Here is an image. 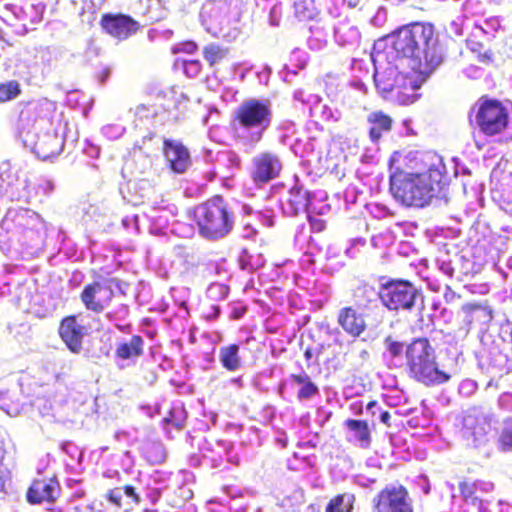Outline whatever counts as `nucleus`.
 Wrapping results in <instances>:
<instances>
[{
  "mask_svg": "<svg viewBox=\"0 0 512 512\" xmlns=\"http://www.w3.org/2000/svg\"><path fill=\"white\" fill-rule=\"evenodd\" d=\"M377 405V401L376 400H371L368 402V404L366 405V409L368 411L372 410V408H374L375 406Z\"/></svg>",
  "mask_w": 512,
  "mask_h": 512,
  "instance_id": "41",
  "label": "nucleus"
},
{
  "mask_svg": "<svg viewBox=\"0 0 512 512\" xmlns=\"http://www.w3.org/2000/svg\"><path fill=\"white\" fill-rule=\"evenodd\" d=\"M370 125L368 135L373 143H378L382 136L392 130L393 119L381 110L373 111L367 116Z\"/></svg>",
  "mask_w": 512,
  "mask_h": 512,
  "instance_id": "21",
  "label": "nucleus"
},
{
  "mask_svg": "<svg viewBox=\"0 0 512 512\" xmlns=\"http://www.w3.org/2000/svg\"><path fill=\"white\" fill-rule=\"evenodd\" d=\"M142 512H156V510L144 509Z\"/></svg>",
  "mask_w": 512,
  "mask_h": 512,
  "instance_id": "47",
  "label": "nucleus"
},
{
  "mask_svg": "<svg viewBox=\"0 0 512 512\" xmlns=\"http://www.w3.org/2000/svg\"><path fill=\"white\" fill-rule=\"evenodd\" d=\"M305 503V495L302 490L292 491L285 495L280 501L279 506L283 512H300L301 507Z\"/></svg>",
  "mask_w": 512,
  "mask_h": 512,
  "instance_id": "30",
  "label": "nucleus"
},
{
  "mask_svg": "<svg viewBox=\"0 0 512 512\" xmlns=\"http://www.w3.org/2000/svg\"><path fill=\"white\" fill-rule=\"evenodd\" d=\"M186 418V413L183 410L173 409L169 412L168 416L163 419V422L169 428L182 431L186 425Z\"/></svg>",
  "mask_w": 512,
  "mask_h": 512,
  "instance_id": "33",
  "label": "nucleus"
},
{
  "mask_svg": "<svg viewBox=\"0 0 512 512\" xmlns=\"http://www.w3.org/2000/svg\"><path fill=\"white\" fill-rule=\"evenodd\" d=\"M108 75H109V71H108V70H105V71L103 72V75H102L101 80H102V81H104V80L108 77Z\"/></svg>",
  "mask_w": 512,
  "mask_h": 512,
  "instance_id": "43",
  "label": "nucleus"
},
{
  "mask_svg": "<svg viewBox=\"0 0 512 512\" xmlns=\"http://www.w3.org/2000/svg\"><path fill=\"white\" fill-rule=\"evenodd\" d=\"M461 311L466 315V317H468L470 320L473 319V314L475 312H480L482 313L483 317L486 319V320H491L493 315H492V310L491 308L489 307L488 303L487 302H484V303H480V302H471V303H466V304H463L461 306Z\"/></svg>",
  "mask_w": 512,
  "mask_h": 512,
  "instance_id": "32",
  "label": "nucleus"
},
{
  "mask_svg": "<svg viewBox=\"0 0 512 512\" xmlns=\"http://www.w3.org/2000/svg\"><path fill=\"white\" fill-rule=\"evenodd\" d=\"M144 339L140 335H133L129 340L116 344L114 357L121 361H134L144 355Z\"/></svg>",
  "mask_w": 512,
  "mask_h": 512,
  "instance_id": "20",
  "label": "nucleus"
},
{
  "mask_svg": "<svg viewBox=\"0 0 512 512\" xmlns=\"http://www.w3.org/2000/svg\"><path fill=\"white\" fill-rule=\"evenodd\" d=\"M22 93L21 84L16 80L0 83V103L16 99Z\"/></svg>",
  "mask_w": 512,
  "mask_h": 512,
  "instance_id": "31",
  "label": "nucleus"
},
{
  "mask_svg": "<svg viewBox=\"0 0 512 512\" xmlns=\"http://www.w3.org/2000/svg\"><path fill=\"white\" fill-rule=\"evenodd\" d=\"M375 83L377 88L382 93H393L394 97L402 104L408 105L415 101L416 91L419 89V85L408 75H400L392 85L382 84L381 80L375 76Z\"/></svg>",
  "mask_w": 512,
  "mask_h": 512,
  "instance_id": "16",
  "label": "nucleus"
},
{
  "mask_svg": "<svg viewBox=\"0 0 512 512\" xmlns=\"http://www.w3.org/2000/svg\"><path fill=\"white\" fill-rule=\"evenodd\" d=\"M390 418H391V415H390L389 411L385 410V411L380 412V420L387 427H391Z\"/></svg>",
  "mask_w": 512,
  "mask_h": 512,
  "instance_id": "40",
  "label": "nucleus"
},
{
  "mask_svg": "<svg viewBox=\"0 0 512 512\" xmlns=\"http://www.w3.org/2000/svg\"><path fill=\"white\" fill-rule=\"evenodd\" d=\"M100 25L109 35L119 40H125L137 33L140 29L139 23L129 15L125 14H103Z\"/></svg>",
  "mask_w": 512,
  "mask_h": 512,
  "instance_id": "12",
  "label": "nucleus"
},
{
  "mask_svg": "<svg viewBox=\"0 0 512 512\" xmlns=\"http://www.w3.org/2000/svg\"><path fill=\"white\" fill-rule=\"evenodd\" d=\"M352 304L363 312L368 313L373 308L378 307L377 298L378 292L373 284L366 281L359 282L350 291Z\"/></svg>",
  "mask_w": 512,
  "mask_h": 512,
  "instance_id": "19",
  "label": "nucleus"
},
{
  "mask_svg": "<svg viewBox=\"0 0 512 512\" xmlns=\"http://www.w3.org/2000/svg\"><path fill=\"white\" fill-rule=\"evenodd\" d=\"M385 344L392 357H399L402 354L404 349L402 342L393 339L391 336H387L385 338Z\"/></svg>",
  "mask_w": 512,
  "mask_h": 512,
  "instance_id": "35",
  "label": "nucleus"
},
{
  "mask_svg": "<svg viewBox=\"0 0 512 512\" xmlns=\"http://www.w3.org/2000/svg\"><path fill=\"white\" fill-rule=\"evenodd\" d=\"M58 334L69 351L79 354L83 349V339L87 334V328L78 323L76 315H67L60 321Z\"/></svg>",
  "mask_w": 512,
  "mask_h": 512,
  "instance_id": "11",
  "label": "nucleus"
},
{
  "mask_svg": "<svg viewBox=\"0 0 512 512\" xmlns=\"http://www.w3.org/2000/svg\"><path fill=\"white\" fill-rule=\"evenodd\" d=\"M273 113L268 100L249 98L233 111L230 127L238 139L255 145L259 143L272 123Z\"/></svg>",
  "mask_w": 512,
  "mask_h": 512,
  "instance_id": "2",
  "label": "nucleus"
},
{
  "mask_svg": "<svg viewBox=\"0 0 512 512\" xmlns=\"http://www.w3.org/2000/svg\"><path fill=\"white\" fill-rule=\"evenodd\" d=\"M389 166V191L401 205L425 207L441 189L443 172L435 155L396 151Z\"/></svg>",
  "mask_w": 512,
  "mask_h": 512,
  "instance_id": "1",
  "label": "nucleus"
},
{
  "mask_svg": "<svg viewBox=\"0 0 512 512\" xmlns=\"http://www.w3.org/2000/svg\"><path fill=\"white\" fill-rule=\"evenodd\" d=\"M122 309L124 311V316H127L128 315V307L126 305H123Z\"/></svg>",
  "mask_w": 512,
  "mask_h": 512,
  "instance_id": "44",
  "label": "nucleus"
},
{
  "mask_svg": "<svg viewBox=\"0 0 512 512\" xmlns=\"http://www.w3.org/2000/svg\"><path fill=\"white\" fill-rule=\"evenodd\" d=\"M219 312L220 311H219L218 306H211L210 310L207 313H205L204 316L206 319L212 320V319H215L218 317Z\"/></svg>",
  "mask_w": 512,
  "mask_h": 512,
  "instance_id": "39",
  "label": "nucleus"
},
{
  "mask_svg": "<svg viewBox=\"0 0 512 512\" xmlns=\"http://www.w3.org/2000/svg\"><path fill=\"white\" fill-rule=\"evenodd\" d=\"M54 111L55 103L46 98L29 101L20 112L19 122L22 127H33L38 120L51 117Z\"/></svg>",
  "mask_w": 512,
  "mask_h": 512,
  "instance_id": "17",
  "label": "nucleus"
},
{
  "mask_svg": "<svg viewBox=\"0 0 512 512\" xmlns=\"http://www.w3.org/2000/svg\"><path fill=\"white\" fill-rule=\"evenodd\" d=\"M497 443L501 451L512 452V425H506L501 429Z\"/></svg>",
  "mask_w": 512,
  "mask_h": 512,
  "instance_id": "34",
  "label": "nucleus"
},
{
  "mask_svg": "<svg viewBox=\"0 0 512 512\" xmlns=\"http://www.w3.org/2000/svg\"><path fill=\"white\" fill-rule=\"evenodd\" d=\"M199 234L208 240H218L233 229L235 217L228 203L216 195L197 205L193 211Z\"/></svg>",
  "mask_w": 512,
  "mask_h": 512,
  "instance_id": "4",
  "label": "nucleus"
},
{
  "mask_svg": "<svg viewBox=\"0 0 512 512\" xmlns=\"http://www.w3.org/2000/svg\"><path fill=\"white\" fill-rule=\"evenodd\" d=\"M375 512H414L408 489L402 485H386L373 499Z\"/></svg>",
  "mask_w": 512,
  "mask_h": 512,
  "instance_id": "9",
  "label": "nucleus"
},
{
  "mask_svg": "<svg viewBox=\"0 0 512 512\" xmlns=\"http://www.w3.org/2000/svg\"><path fill=\"white\" fill-rule=\"evenodd\" d=\"M117 278L94 280L84 285L79 298L86 310L95 314L103 313L115 297L113 287L119 288Z\"/></svg>",
  "mask_w": 512,
  "mask_h": 512,
  "instance_id": "8",
  "label": "nucleus"
},
{
  "mask_svg": "<svg viewBox=\"0 0 512 512\" xmlns=\"http://www.w3.org/2000/svg\"><path fill=\"white\" fill-rule=\"evenodd\" d=\"M282 163L279 157L271 152H262L252 161L251 178L257 185L267 184L280 175Z\"/></svg>",
  "mask_w": 512,
  "mask_h": 512,
  "instance_id": "10",
  "label": "nucleus"
},
{
  "mask_svg": "<svg viewBox=\"0 0 512 512\" xmlns=\"http://www.w3.org/2000/svg\"><path fill=\"white\" fill-rule=\"evenodd\" d=\"M305 359L309 361L312 358V351L310 348H307L304 352Z\"/></svg>",
  "mask_w": 512,
  "mask_h": 512,
  "instance_id": "42",
  "label": "nucleus"
},
{
  "mask_svg": "<svg viewBox=\"0 0 512 512\" xmlns=\"http://www.w3.org/2000/svg\"><path fill=\"white\" fill-rule=\"evenodd\" d=\"M411 26L418 54L417 64H413V69L420 75L428 76L442 64L445 57L443 48L431 23L413 22Z\"/></svg>",
  "mask_w": 512,
  "mask_h": 512,
  "instance_id": "5",
  "label": "nucleus"
},
{
  "mask_svg": "<svg viewBox=\"0 0 512 512\" xmlns=\"http://www.w3.org/2000/svg\"><path fill=\"white\" fill-rule=\"evenodd\" d=\"M408 376L425 386H435L448 382L450 374L438 366L435 350L425 337L413 339L405 350Z\"/></svg>",
  "mask_w": 512,
  "mask_h": 512,
  "instance_id": "3",
  "label": "nucleus"
},
{
  "mask_svg": "<svg viewBox=\"0 0 512 512\" xmlns=\"http://www.w3.org/2000/svg\"><path fill=\"white\" fill-rule=\"evenodd\" d=\"M62 149L63 143L56 134H45L35 144V152L43 160L58 156Z\"/></svg>",
  "mask_w": 512,
  "mask_h": 512,
  "instance_id": "23",
  "label": "nucleus"
},
{
  "mask_svg": "<svg viewBox=\"0 0 512 512\" xmlns=\"http://www.w3.org/2000/svg\"><path fill=\"white\" fill-rule=\"evenodd\" d=\"M475 121L481 133L493 137L502 135L508 130L510 114L507 107L499 100L482 96L477 103Z\"/></svg>",
  "mask_w": 512,
  "mask_h": 512,
  "instance_id": "6",
  "label": "nucleus"
},
{
  "mask_svg": "<svg viewBox=\"0 0 512 512\" xmlns=\"http://www.w3.org/2000/svg\"><path fill=\"white\" fill-rule=\"evenodd\" d=\"M290 379L294 384L300 386L297 391V398L299 400H307L319 394L318 386L311 380L307 373L291 374Z\"/></svg>",
  "mask_w": 512,
  "mask_h": 512,
  "instance_id": "25",
  "label": "nucleus"
},
{
  "mask_svg": "<svg viewBox=\"0 0 512 512\" xmlns=\"http://www.w3.org/2000/svg\"><path fill=\"white\" fill-rule=\"evenodd\" d=\"M51 511L52 512H63L61 509H55V508H52Z\"/></svg>",
  "mask_w": 512,
  "mask_h": 512,
  "instance_id": "45",
  "label": "nucleus"
},
{
  "mask_svg": "<svg viewBox=\"0 0 512 512\" xmlns=\"http://www.w3.org/2000/svg\"><path fill=\"white\" fill-rule=\"evenodd\" d=\"M202 54L209 66L213 68L222 64L227 59L229 49L212 43L204 46Z\"/></svg>",
  "mask_w": 512,
  "mask_h": 512,
  "instance_id": "29",
  "label": "nucleus"
},
{
  "mask_svg": "<svg viewBox=\"0 0 512 512\" xmlns=\"http://www.w3.org/2000/svg\"><path fill=\"white\" fill-rule=\"evenodd\" d=\"M162 153L167 167L174 173H185L192 163L188 148L180 141L164 138Z\"/></svg>",
  "mask_w": 512,
  "mask_h": 512,
  "instance_id": "13",
  "label": "nucleus"
},
{
  "mask_svg": "<svg viewBox=\"0 0 512 512\" xmlns=\"http://www.w3.org/2000/svg\"><path fill=\"white\" fill-rule=\"evenodd\" d=\"M418 291L408 280L389 278L381 283L378 297L389 311H411L416 302Z\"/></svg>",
  "mask_w": 512,
  "mask_h": 512,
  "instance_id": "7",
  "label": "nucleus"
},
{
  "mask_svg": "<svg viewBox=\"0 0 512 512\" xmlns=\"http://www.w3.org/2000/svg\"><path fill=\"white\" fill-rule=\"evenodd\" d=\"M366 312L345 305L337 313V324L350 337L358 338L367 330Z\"/></svg>",
  "mask_w": 512,
  "mask_h": 512,
  "instance_id": "15",
  "label": "nucleus"
},
{
  "mask_svg": "<svg viewBox=\"0 0 512 512\" xmlns=\"http://www.w3.org/2000/svg\"><path fill=\"white\" fill-rule=\"evenodd\" d=\"M308 222L310 224V228L312 232L320 233L326 228V221L321 218H317L314 216H308Z\"/></svg>",
  "mask_w": 512,
  "mask_h": 512,
  "instance_id": "36",
  "label": "nucleus"
},
{
  "mask_svg": "<svg viewBox=\"0 0 512 512\" xmlns=\"http://www.w3.org/2000/svg\"><path fill=\"white\" fill-rule=\"evenodd\" d=\"M107 318H108V319H113V313H108V314H107Z\"/></svg>",
  "mask_w": 512,
  "mask_h": 512,
  "instance_id": "46",
  "label": "nucleus"
},
{
  "mask_svg": "<svg viewBox=\"0 0 512 512\" xmlns=\"http://www.w3.org/2000/svg\"><path fill=\"white\" fill-rule=\"evenodd\" d=\"M220 362L223 368L228 371H236L241 367V358L239 356V345L230 344L220 348Z\"/></svg>",
  "mask_w": 512,
  "mask_h": 512,
  "instance_id": "26",
  "label": "nucleus"
},
{
  "mask_svg": "<svg viewBox=\"0 0 512 512\" xmlns=\"http://www.w3.org/2000/svg\"><path fill=\"white\" fill-rule=\"evenodd\" d=\"M389 38L391 39L392 49L398 57L411 58L414 64H417V55L411 23L404 25L393 32Z\"/></svg>",
  "mask_w": 512,
  "mask_h": 512,
  "instance_id": "18",
  "label": "nucleus"
},
{
  "mask_svg": "<svg viewBox=\"0 0 512 512\" xmlns=\"http://www.w3.org/2000/svg\"><path fill=\"white\" fill-rule=\"evenodd\" d=\"M494 485L491 482H484L481 480L470 481L463 480L459 483L458 488L463 500L469 501L470 498L476 496V491L489 492L493 489Z\"/></svg>",
  "mask_w": 512,
  "mask_h": 512,
  "instance_id": "27",
  "label": "nucleus"
},
{
  "mask_svg": "<svg viewBox=\"0 0 512 512\" xmlns=\"http://www.w3.org/2000/svg\"><path fill=\"white\" fill-rule=\"evenodd\" d=\"M345 427L353 433L355 441L359 442L363 448H368L371 444V431L367 421L357 419H347L344 422Z\"/></svg>",
  "mask_w": 512,
  "mask_h": 512,
  "instance_id": "24",
  "label": "nucleus"
},
{
  "mask_svg": "<svg viewBox=\"0 0 512 512\" xmlns=\"http://www.w3.org/2000/svg\"><path fill=\"white\" fill-rule=\"evenodd\" d=\"M495 59V55L492 51H486L482 54H479V60L483 63H491Z\"/></svg>",
  "mask_w": 512,
  "mask_h": 512,
  "instance_id": "38",
  "label": "nucleus"
},
{
  "mask_svg": "<svg viewBox=\"0 0 512 512\" xmlns=\"http://www.w3.org/2000/svg\"><path fill=\"white\" fill-rule=\"evenodd\" d=\"M287 212L291 216H297L308 210L311 203L310 192L302 186L294 185L290 188L287 198Z\"/></svg>",
  "mask_w": 512,
  "mask_h": 512,
  "instance_id": "22",
  "label": "nucleus"
},
{
  "mask_svg": "<svg viewBox=\"0 0 512 512\" xmlns=\"http://www.w3.org/2000/svg\"><path fill=\"white\" fill-rule=\"evenodd\" d=\"M122 490L124 491V494L132 500L134 504H139L141 501L140 495L136 492V489L132 485H125ZM105 498L113 505H115L117 508H121L123 506L122 503V493L121 488L116 487L113 489H110L106 495Z\"/></svg>",
  "mask_w": 512,
  "mask_h": 512,
  "instance_id": "28",
  "label": "nucleus"
},
{
  "mask_svg": "<svg viewBox=\"0 0 512 512\" xmlns=\"http://www.w3.org/2000/svg\"><path fill=\"white\" fill-rule=\"evenodd\" d=\"M466 503L472 505L473 507L478 509L480 512L488 511L487 503H485V501L483 499H481L477 496L470 498V500L466 501Z\"/></svg>",
  "mask_w": 512,
  "mask_h": 512,
  "instance_id": "37",
  "label": "nucleus"
},
{
  "mask_svg": "<svg viewBox=\"0 0 512 512\" xmlns=\"http://www.w3.org/2000/svg\"><path fill=\"white\" fill-rule=\"evenodd\" d=\"M61 488L54 477H42L34 479L26 491V500L30 504L43 502L52 503L60 496Z\"/></svg>",
  "mask_w": 512,
  "mask_h": 512,
  "instance_id": "14",
  "label": "nucleus"
}]
</instances>
